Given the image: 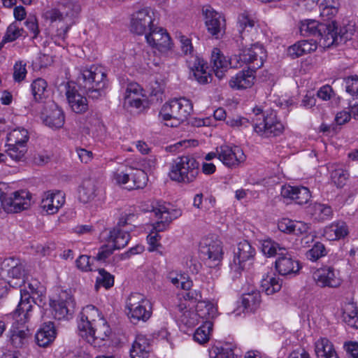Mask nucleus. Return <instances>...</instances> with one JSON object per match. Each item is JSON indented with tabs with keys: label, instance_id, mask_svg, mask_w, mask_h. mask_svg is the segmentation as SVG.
<instances>
[{
	"label": "nucleus",
	"instance_id": "obj_1",
	"mask_svg": "<svg viewBox=\"0 0 358 358\" xmlns=\"http://www.w3.org/2000/svg\"><path fill=\"white\" fill-rule=\"evenodd\" d=\"M78 330L80 336L92 345H96L98 339L104 341L111 333L107 322L93 305L85 306L80 313Z\"/></svg>",
	"mask_w": 358,
	"mask_h": 358
},
{
	"label": "nucleus",
	"instance_id": "obj_2",
	"mask_svg": "<svg viewBox=\"0 0 358 358\" xmlns=\"http://www.w3.org/2000/svg\"><path fill=\"white\" fill-rule=\"evenodd\" d=\"M199 173V164L191 155L176 157L171 166L169 176L178 182L189 184L194 182Z\"/></svg>",
	"mask_w": 358,
	"mask_h": 358
},
{
	"label": "nucleus",
	"instance_id": "obj_3",
	"mask_svg": "<svg viewBox=\"0 0 358 358\" xmlns=\"http://www.w3.org/2000/svg\"><path fill=\"white\" fill-rule=\"evenodd\" d=\"M253 112L255 118L252 126L258 135L268 138L279 136L283 132L284 126L278 120L276 112L269 110L264 113L260 108H255Z\"/></svg>",
	"mask_w": 358,
	"mask_h": 358
},
{
	"label": "nucleus",
	"instance_id": "obj_4",
	"mask_svg": "<svg viewBox=\"0 0 358 358\" xmlns=\"http://www.w3.org/2000/svg\"><path fill=\"white\" fill-rule=\"evenodd\" d=\"M266 57L263 46L254 44L249 48L240 49L238 54L232 55L229 59V64L234 69H238L246 64L249 65L248 69L257 70L263 66Z\"/></svg>",
	"mask_w": 358,
	"mask_h": 358
},
{
	"label": "nucleus",
	"instance_id": "obj_5",
	"mask_svg": "<svg viewBox=\"0 0 358 358\" xmlns=\"http://www.w3.org/2000/svg\"><path fill=\"white\" fill-rule=\"evenodd\" d=\"M193 111V106L190 100L185 98H176L165 103L160 112L162 120L174 118L176 123L183 122Z\"/></svg>",
	"mask_w": 358,
	"mask_h": 358
},
{
	"label": "nucleus",
	"instance_id": "obj_6",
	"mask_svg": "<svg viewBox=\"0 0 358 358\" xmlns=\"http://www.w3.org/2000/svg\"><path fill=\"white\" fill-rule=\"evenodd\" d=\"M128 316L131 322L137 324L147 322L152 315V306L148 299L143 294L131 293L127 300Z\"/></svg>",
	"mask_w": 358,
	"mask_h": 358
},
{
	"label": "nucleus",
	"instance_id": "obj_7",
	"mask_svg": "<svg viewBox=\"0 0 358 358\" xmlns=\"http://www.w3.org/2000/svg\"><path fill=\"white\" fill-rule=\"evenodd\" d=\"M148 211L153 212L158 218V221L153 224L152 231L159 233L166 230L170 223L181 216L182 212L180 209H173L170 203L162 201H152L150 208Z\"/></svg>",
	"mask_w": 358,
	"mask_h": 358
},
{
	"label": "nucleus",
	"instance_id": "obj_8",
	"mask_svg": "<svg viewBox=\"0 0 358 358\" xmlns=\"http://www.w3.org/2000/svg\"><path fill=\"white\" fill-rule=\"evenodd\" d=\"M38 284L36 280L33 281L28 284V287L30 292L25 289H20V301L13 313V317L16 322L20 325L26 324L31 316V311L33 308L31 298H34L31 295L38 294Z\"/></svg>",
	"mask_w": 358,
	"mask_h": 358
},
{
	"label": "nucleus",
	"instance_id": "obj_9",
	"mask_svg": "<svg viewBox=\"0 0 358 358\" xmlns=\"http://www.w3.org/2000/svg\"><path fill=\"white\" fill-rule=\"evenodd\" d=\"M80 87L87 90H103L106 88V71L103 66L92 65L81 70L78 78Z\"/></svg>",
	"mask_w": 358,
	"mask_h": 358
},
{
	"label": "nucleus",
	"instance_id": "obj_10",
	"mask_svg": "<svg viewBox=\"0 0 358 358\" xmlns=\"http://www.w3.org/2000/svg\"><path fill=\"white\" fill-rule=\"evenodd\" d=\"M199 251L200 257L208 267H215L222 260V243L218 239L210 237L203 238L199 243Z\"/></svg>",
	"mask_w": 358,
	"mask_h": 358
},
{
	"label": "nucleus",
	"instance_id": "obj_11",
	"mask_svg": "<svg viewBox=\"0 0 358 358\" xmlns=\"http://www.w3.org/2000/svg\"><path fill=\"white\" fill-rule=\"evenodd\" d=\"M255 255V249L246 240L238 244L237 252H234L233 260L229 263L230 273L233 279L241 276L242 271L245 268L246 262L253 259Z\"/></svg>",
	"mask_w": 358,
	"mask_h": 358
},
{
	"label": "nucleus",
	"instance_id": "obj_12",
	"mask_svg": "<svg viewBox=\"0 0 358 358\" xmlns=\"http://www.w3.org/2000/svg\"><path fill=\"white\" fill-rule=\"evenodd\" d=\"M52 315L57 320H69L74 313L76 303L71 294L62 291L57 299L50 300Z\"/></svg>",
	"mask_w": 358,
	"mask_h": 358
},
{
	"label": "nucleus",
	"instance_id": "obj_13",
	"mask_svg": "<svg viewBox=\"0 0 358 358\" xmlns=\"http://www.w3.org/2000/svg\"><path fill=\"white\" fill-rule=\"evenodd\" d=\"M154 12L150 8L140 9L132 14L130 30L137 35H146L155 26Z\"/></svg>",
	"mask_w": 358,
	"mask_h": 358
},
{
	"label": "nucleus",
	"instance_id": "obj_14",
	"mask_svg": "<svg viewBox=\"0 0 358 358\" xmlns=\"http://www.w3.org/2000/svg\"><path fill=\"white\" fill-rule=\"evenodd\" d=\"M31 205V194L26 190L16 191L10 196H3L1 206L8 213L27 209Z\"/></svg>",
	"mask_w": 358,
	"mask_h": 358
},
{
	"label": "nucleus",
	"instance_id": "obj_15",
	"mask_svg": "<svg viewBox=\"0 0 358 358\" xmlns=\"http://www.w3.org/2000/svg\"><path fill=\"white\" fill-rule=\"evenodd\" d=\"M145 37L148 44L160 52L166 53L173 49L171 38L162 27L155 25Z\"/></svg>",
	"mask_w": 358,
	"mask_h": 358
},
{
	"label": "nucleus",
	"instance_id": "obj_16",
	"mask_svg": "<svg viewBox=\"0 0 358 358\" xmlns=\"http://www.w3.org/2000/svg\"><path fill=\"white\" fill-rule=\"evenodd\" d=\"M218 159L224 165L229 168H236L246 159L243 151L238 146L222 145L217 148Z\"/></svg>",
	"mask_w": 358,
	"mask_h": 358
},
{
	"label": "nucleus",
	"instance_id": "obj_17",
	"mask_svg": "<svg viewBox=\"0 0 358 358\" xmlns=\"http://www.w3.org/2000/svg\"><path fill=\"white\" fill-rule=\"evenodd\" d=\"M313 276L316 284L321 287H337L341 283L338 271L329 266L317 269Z\"/></svg>",
	"mask_w": 358,
	"mask_h": 358
},
{
	"label": "nucleus",
	"instance_id": "obj_18",
	"mask_svg": "<svg viewBox=\"0 0 358 358\" xmlns=\"http://www.w3.org/2000/svg\"><path fill=\"white\" fill-rule=\"evenodd\" d=\"M117 233L115 231L109 235L107 238L108 244L102 245L94 259L99 262H105L115 250L123 248L128 244L127 236L120 237L115 236Z\"/></svg>",
	"mask_w": 358,
	"mask_h": 358
},
{
	"label": "nucleus",
	"instance_id": "obj_19",
	"mask_svg": "<svg viewBox=\"0 0 358 358\" xmlns=\"http://www.w3.org/2000/svg\"><path fill=\"white\" fill-rule=\"evenodd\" d=\"M205 15V24L208 33L215 38H219L224 32L225 20L220 13L211 8L203 10Z\"/></svg>",
	"mask_w": 358,
	"mask_h": 358
},
{
	"label": "nucleus",
	"instance_id": "obj_20",
	"mask_svg": "<svg viewBox=\"0 0 358 358\" xmlns=\"http://www.w3.org/2000/svg\"><path fill=\"white\" fill-rule=\"evenodd\" d=\"M318 44L320 47L329 48L334 45H338V27L335 21L323 23L319 27Z\"/></svg>",
	"mask_w": 358,
	"mask_h": 358
},
{
	"label": "nucleus",
	"instance_id": "obj_21",
	"mask_svg": "<svg viewBox=\"0 0 358 358\" xmlns=\"http://www.w3.org/2000/svg\"><path fill=\"white\" fill-rule=\"evenodd\" d=\"M65 203L64 194L60 191H47L43 193L41 202V208L48 215H54L58 212Z\"/></svg>",
	"mask_w": 358,
	"mask_h": 358
},
{
	"label": "nucleus",
	"instance_id": "obj_22",
	"mask_svg": "<svg viewBox=\"0 0 358 358\" xmlns=\"http://www.w3.org/2000/svg\"><path fill=\"white\" fill-rule=\"evenodd\" d=\"M43 122L52 129H58L63 127L65 117L63 110L56 104L52 103L41 115Z\"/></svg>",
	"mask_w": 358,
	"mask_h": 358
},
{
	"label": "nucleus",
	"instance_id": "obj_23",
	"mask_svg": "<svg viewBox=\"0 0 358 358\" xmlns=\"http://www.w3.org/2000/svg\"><path fill=\"white\" fill-rule=\"evenodd\" d=\"M280 194L282 197L294 200L299 205L307 203L311 197L310 190L303 186L283 185Z\"/></svg>",
	"mask_w": 358,
	"mask_h": 358
},
{
	"label": "nucleus",
	"instance_id": "obj_24",
	"mask_svg": "<svg viewBox=\"0 0 358 358\" xmlns=\"http://www.w3.org/2000/svg\"><path fill=\"white\" fill-rule=\"evenodd\" d=\"M275 264L276 270L281 275L295 274L300 269L299 262L287 252L279 253V257L275 260Z\"/></svg>",
	"mask_w": 358,
	"mask_h": 358
},
{
	"label": "nucleus",
	"instance_id": "obj_25",
	"mask_svg": "<svg viewBox=\"0 0 358 358\" xmlns=\"http://www.w3.org/2000/svg\"><path fill=\"white\" fill-rule=\"evenodd\" d=\"M195 80L200 84H206L212 80V76L206 71L208 66L203 59L196 57L188 62Z\"/></svg>",
	"mask_w": 358,
	"mask_h": 358
},
{
	"label": "nucleus",
	"instance_id": "obj_26",
	"mask_svg": "<svg viewBox=\"0 0 358 358\" xmlns=\"http://www.w3.org/2000/svg\"><path fill=\"white\" fill-rule=\"evenodd\" d=\"M256 70L246 69L240 71L229 80L231 88L237 87L239 90H246L252 87L255 83Z\"/></svg>",
	"mask_w": 358,
	"mask_h": 358
},
{
	"label": "nucleus",
	"instance_id": "obj_27",
	"mask_svg": "<svg viewBox=\"0 0 358 358\" xmlns=\"http://www.w3.org/2000/svg\"><path fill=\"white\" fill-rule=\"evenodd\" d=\"M55 336V325L52 322H49L45 323L36 332L35 336L36 342L38 346L45 348L54 341Z\"/></svg>",
	"mask_w": 358,
	"mask_h": 358
},
{
	"label": "nucleus",
	"instance_id": "obj_28",
	"mask_svg": "<svg viewBox=\"0 0 358 358\" xmlns=\"http://www.w3.org/2000/svg\"><path fill=\"white\" fill-rule=\"evenodd\" d=\"M150 351L149 340L143 335H138L132 344L130 357L131 358H146Z\"/></svg>",
	"mask_w": 358,
	"mask_h": 358
},
{
	"label": "nucleus",
	"instance_id": "obj_29",
	"mask_svg": "<svg viewBox=\"0 0 358 358\" xmlns=\"http://www.w3.org/2000/svg\"><path fill=\"white\" fill-rule=\"evenodd\" d=\"M66 94L73 111L76 113H83L87 110V99L85 95L79 93V91H66Z\"/></svg>",
	"mask_w": 358,
	"mask_h": 358
},
{
	"label": "nucleus",
	"instance_id": "obj_30",
	"mask_svg": "<svg viewBox=\"0 0 358 358\" xmlns=\"http://www.w3.org/2000/svg\"><path fill=\"white\" fill-rule=\"evenodd\" d=\"M210 61L213 64L215 76L219 79H222L224 76V73L228 66H230L229 59H227L218 48H214L212 51Z\"/></svg>",
	"mask_w": 358,
	"mask_h": 358
},
{
	"label": "nucleus",
	"instance_id": "obj_31",
	"mask_svg": "<svg viewBox=\"0 0 358 358\" xmlns=\"http://www.w3.org/2000/svg\"><path fill=\"white\" fill-rule=\"evenodd\" d=\"M140 91H127L123 102V106L127 110L136 108L141 110L148 103L145 95L139 93Z\"/></svg>",
	"mask_w": 358,
	"mask_h": 358
},
{
	"label": "nucleus",
	"instance_id": "obj_32",
	"mask_svg": "<svg viewBox=\"0 0 358 358\" xmlns=\"http://www.w3.org/2000/svg\"><path fill=\"white\" fill-rule=\"evenodd\" d=\"M237 25L242 38H243V33L250 32L259 27L256 17L248 12H243L238 15Z\"/></svg>",
	"mask_w": 358,
	"mask_h": 358
},
{
	"label": "nucleus",
	"instance_id": "obj_33",
	"mask_svg": "<svg viewBox=\"0 0 358 358\" xmlns=\"http://www.w3.org/2000/svg\"><path fill=\"white\" fill-rule=\"evenodd\" d=\"M96 182L94 180L87 179L83 182L81 186L80 187L78 192V199L79 200L84 203H87L96 197Z\"/></svg>",
	"mask_w": 358,
	"mask_h": 358
},
{
	"label": "nucleus",
	"instance_id": "obj_34",
	"mask_svg": "<svg viewBox=\"0 0 358 358\" xmlns=\"http://www.w3.org/2000/svg\"><path fill=\"white\" fill-rule=\"evenodd\" d=\"M315 353L317 358H339L333 344L326 338L315 343Z\"/></svg>",
	"mask_w": 358,
	"mask_h": 358
},
{
	"label": "nucleus",
	"instance_id": "obj_35",
	"mask_svg": "<svg viewBox=\"0 0 358 358\" xmlns=\"http://www.w3.org/2000/svg\"><path fill=\"white\" fill-rule=\"evenodd\" d=\"M348 233V227L344 222H333L324 231L325 236L330 240L343 238Z\"/></svg>",
	"mask_w": 358,
	"mask_h": 358
},
{
	"label": "nucleus",
	"instance_id": "obj_36",
	"mask_svg": "<svg viewBox=\"0 0 358 358\" xmlns=\"http://www.w3.org/2000/svg\"><path fill=\"white\" fill-rule=\"evenodd\" d=\"M311 214L314 219L318 222L328 220L332 217L333 210L331 207L325 203H315L310 207Z\"/></svg>",
	"mask_w": 358,
	"mask_h": 358
},
{
	"label": "nucleus",
	"instance_id": "obj_37",
	"mask_svg": "<svg viewBox=\"0 0 358 358\" xmlns=\"http://www.w3.org/2000/svg\"><path fill=\"white\" fill-rule=\"evenodd\" d=\"M282 282L279 277L275 275H266L261 281L262 291L267 295L273 294L280 290Z\"/></svg>",
	"mask_w": 358,
	"mask_h": 358
},
{
	"label": "nucleus",
	"instance_id": "obj_38",
	"mask_svg": "<svg viewBox=\"0 0 358 358\" xmlns=\"http://www.w3.org/2000/svg\"><path fill=\"white\" fill-rule=\"evenodd\" d=\"M261 303V295L258 291H252L250 293L243 294L241 303L247 312H254L259 306Z\"/></svg>",
	"mask_w": 358,
	"mask_h": 358
},
{
	"label": "nucleus",
	"instance_id": "obj_39",
	"mask_svg": "<svg viewBox=\"0 0 358 358\" xmlns=\"http://www.w3.org/2000/svg\"><path fill=\"white\" fill-rule=\"evenodd\" d=\"M176 310L178 311V317L185 325L193 327L196 324L197 312L194 313L187 310L185 303H180L176 307Z\"/></svg>",
	"mask_w": 358,
	"mask_h": 358
},
{
	"label": "nucleus",
	"instance_id": "obj_40",
	"mask_svg": "<svg viewBox=\"0 0 358 358\" xmlns=\"http://www.w3.org/2000/svg\"><path fill=\"white\" fill-rule=\"evenodd\" d=\"M196 311L199 317L210 321L217 315V308L213 303L206 301H199L196 306Z\"/></svg>",
	"mask_w": 358,
	"mask_h": 358
},
{
	"label": "nucleus",
	"instance_id": "obj_41",
	"mask_svg": "<svg viewBox=\"0 0 358 358\" xmlns=\"http://www.w3.org/2000/svg\"><path fill=\"white\" fill-rule=\"evenodd\" d=\"M29 139V132L24 128L13 129L7 136V143L27 145Z\"/></svg>",
	"mask_w": 358,
	"mask_h": 358
},
{
	"label": "nucleus",
	"instance_id": "obj_42",
	"mask_svg": "<svg viewBox=\"0 0 358 358\" xmlns=\"http://www.w3.org/2000/svg\"><path fill=\"white\" fill-rule=\"evenodd\" d=\"M6 152L15 162L23 161L27 152V145L7 143Z\"/></svg>",
	"mask_w": 358,
	"mask_h": 358
},
{
	"label": "nucleus",
	"instance_id": "obj_43",
	"mask_svg": "<svg viewBox=\"0 0 358 358\" xmlns=\"http://www.w3.org/2000/svg\"><path fill=\"white\" fill-rule=\"evenodd\" d=\"M65 17H73L81 10V5L76 0H60L58 3Z\"/></svg>",
	"mask_w": 358,
	"mask_h": 358
},
{
	"label": "nucleus",
	"instance_id": "obj_44",
	"mask_svg": "<svg viewBox=\"0 0 358 358\" xmlns=\"http://www.w3.org/2000/svg\"><path fill=\"white\" fill-rule=\"evenodd\" d=\"M167 278L176 287H181L182 289H189L192 286V281L185 273L172 271L168 274Z\"/></svg>",
	"mask_w": 358,
	"mask_h": 358
},
{
	"label": "nucleus",
	"instance_id": "obj_45",
	"mask_svg": "<svg viewBox=\"0 0 358 358\" xmlns=\"http://www.w3.org/2000/svg\"><path fill=\"white\" fill-rule=\"evenodd\" d=\"M327 253L328 250L325 245L320 241H315L312 248L306 252V257L307 259L315 262L325 257Z\"/></svg>",
	"mask_w": 358,
	"mask_h": 358
},
{
	"label": "nucleus",
	"instance_id": "obj_46",
	"mask_svg": "<svg viewBox=\"0 0 358 358\" xmlns=\"http://www.w3.org/2000/svg\"><path fill=\"white\" fill-rule=\"evenodd\" d=\"M135 217V215L134 213H128L125 214L124 215H122L121 217L119 219V221L117 224V225L110 231L109 235H113L112 233L113 231H116L118 233H115L116 234L115 236L120 237L122 236H127L128 238V241L130 239V235L129 232L126 230H123L122 228L126 227L127 225L130 224V222L132 220L133 218Z\"/></svg>",
	"mask_w": 358,
	"mask_h": 358
},
{
	"label": "nucleus",
	"instance_id": "obj_47",
	"mask_svg": "<svg viewBox=\"0 0 358 358\" xmlns=\"http://www.w3.org/2000/svg\"><path fill=\"white\" fill-rule=\"evenodd\" d=\"M213 329V322L206 321L194 334V340L200 344L206 343L210 338V333Z\"/></svg>",
	"mask_w": 358,
	"mask_h": 358
},
{
	"label": "nucleus",
	"instance_id": "obj_48",
	"mask_svg": "<svg viewBox=\"0 0 358 358\" xmlns=\"http://www.w3.org/2000/svg\"><path fill=\"white\" fill-rule=\"evenodd\" d=\"M262 251L267 257H273L279 253L284 252L286 250L281 247L277 242L268 238L262 241Z\"/></svg>",
	"mask_w": 358,
	"mask_h": 358
},
{
	"label": "nucleus",
	"instance_id": "obj_49",
	"mask_svg": "<svg viewBox=\"0 0 358 358\" xmlns=\"http://www.w3.org/2000/svg\"><path fill=\"white\" fill-rule=\"evenodd\" d=\"M322 23H319L316 20H308L301 22L300 26V33L302 36H317L319 34L320 26Z\"/></svg>",
	"mask_w": 358,
	"mask_h": 358
},
{
	"label": "nucleus",
	"instance_id": "obj_50",
	"mask_svg": "<svg viewBox=\"0 0 358 358\" xmlns=\"http://www.w3.org/2000/svg\"><path fill=\"white\" fill-rule=\"evenodd\" d=\"M99 276H97L95 284V289L98 290L100 287L109 289L114 285V276L106 271L104 268L98 270Z\"/></svg>",
	"mask_w": 358,
	"mask_h": 358
},
{
	"label": "nucleus",
	"instance_id": "obj_51",
	"mask_svg": "<svg viewBox=\"0 0 358 358\" xmlns=\"http://www.w3.org/2000/svg\"><path fill=\"white\" fill-rule=\"evenodd\" d=\"M24 30L20 26V22H14L8 27L4 35V41L13 42L24 36Z\"/></svg>",
	"mask_w": 358,
	"mask_h": 358
},
{
	"label": "nucleus",
	"instance_id": "obj_52",
	"mask_svg": "<svg viewBox=\"0 0 358 358\" xmlns=\"http://www.w3.org/2000/svg\"><path fill=\"white\" fill-rule=\"evenodd\" d=\"M131 178L134 185L129 186V189H143L146 186L148 180L147 173L141 169H136L131 174Z\"/></svg>",
	"mask_w": 358,
	"mask_h": 358
},
{
	"label": "nucleus",
	"instance_id": "obj_53",
	"mask_svg": "<svg viewBox=\"0 0 358 358\" xmlns=\"http://www.w3.org/2000/svg\"><path fill=\"white\" fill-rule=\"evenodd\" d=\"M27 336L28 333L24 330H14L10 335V341L13 347L21 348L27 342Z\"/></svg>",
	"mask_w": 358,
	"mask_h": 358
},
{
	"label": "nucleus",
	"instance_id": "obj_54",
	"mask_svg": "<svg viewBox=\"0 0 358 358\" xmlns=\"http://www.w3.org/2000/svg\"><path fill=\"white\" fill-rule=\"evenodd\" d=\"M349 173L343 169H336L331 173V180L338 187H342L348 179Z\"/></svg>",
	"mask_w": 358,
	"mask_h": 358
},
{
	"label": "nucleus",
	"instance_id": "obj_55",
	"mask_svg": "<svg viewBox=\"0 0 358 358\" xmlns=\"http://www.w3.org/2000/svg\"><path fill=\"white\" fill-rule=\"evenodd\" d=\"M76 264L78 268L82 271L88 272L93 270L91 257L88 255H80L76 259Z\"/></svg>",
	"mask_w": 358,
	"mask_h": 358
},
{
	"label": "nucleus",
	"instance_id": "obj_56",
	"mask_svg": "<svg viewBox=\"0 0 358 358\" xmlns=\"http://www.w3.org/2000/svg\"><path fill=\"white\" fill-rule=\"evenodd\" d=\"M320 8V16L324 20L331 19L338 13V8L336 6L328 5L327 3H322Z\"/></svg>",
	"mask_w": 358,
	"mask_h": 358
},
{
	"label": "nucleus",
	"instance_id": "obj_57",
	"mask_svg": "<svg viewBox=\"0 0 358 358\" xmlns=\"http://www.w3.org/2000/svg\"><path fill=\"white\" fill-rule=\"evenodd\" d=\"M342 83V85L345 86V90H358V76L357 75L337 80L334 82V83Z\"/></svg>",
	"mask_w": 358,
	"mask_h": 358
},
{
	"label": "nucleus",
	"instance_id": "obj_58",
	"mask_svg": "<svg viewBox=\"0 0 358 358\" xmlns=\"http://www.w3.org/2000/svg\"><path fill=\"white\" fill-rule=\"evenodd\" d=\"M343 320L350 327L358 329V313L353 310L350 312L343 313Z\"/></svg>",
	"mask_w": 358,
	"mask_h": 358
},
{
	"label": "nucleus",
	"instance_id": "obj_59",
	"mask_svg": "<svg viewBox=\"0 0 358 358\" xmlns=\"http://www.w3.org/2000/svg\"><path fill=\"white\" fill-rule=\"evenodd\" d=\"M27 74L26 64L22 62H16L13 67V78L15 81H21Z\"/></svg>",
	"mask_w": 358,
	"mask_h": 358
},
{
	"label": "nucleus",
	"instance_id": "obj_60",
	"mask_svg": "<svg viewBox=\"0 0 358 358\" xmlns=\"http://www.w3.org/2000/svg\"><path fill=\"white\" fill-rule=\"evenodd\" d=\"M226 124L231 127H247L250 124L249 120L243 117L236 116L234 117H228Z\"/></svg>",
	"mask_w": 358,
	"mask_h": 358
},
{
	"label": "nucleus",
	"instance_id": "obj_61",
	"mask_svg": "<svg viewBox=\"0 0 358 358\" xmlns=\"http://www.w3.org/2000/svg\"><path fill=\"white\" fill-rule=\"evenodd\" d=\"M310 229L308 224L301 221H294L292 234L299 236L308 233Z\"/></svg>",
	"mask_w": 358,
	"mask_h": 358
},
{
	"label": "nucleus",
	"instance_id": "obj_62",
	"mask_svg": "<svg viewBox=\"0 0 358 358\" xmlns=\"http://www.w3.org/2000/svg\"><path fill=\"white\" fill-rule=\"evenodd\" d=\"M287 55L292 59H296L305 55L302 48L301 41H298L287 48Z\"/></svg>",
	"mask_w": 358,
	"mask_h": 358
},
{
	"label": "nucleus",
	"instance_id": "obj_63",
	"mask_svg": "<svg viewBox=\"0 0 358 358\" xmlns=\"http://www.w3.org/2000/svg\"><path fill=\"white\" fill-rule=\"evenodd\" d=\"M45 17L53 22L55 21H62L66 17L59 7V8H54L47 11L45 13Z\"/></svg>",
	"mask_w": 358,
	"mask_h": 358
},
{
	"label": "nucleus",
	"instance_id": "obj_64",
	"mask_svg": "<svg viewBox=\"0 0 358 358\" xmlns=\"http://www.w3.org/2000/svg\"><path fill=\"white\" fill-rule=\"evenodd\" d=\"M344 349L352 358H358V342L349 341L344 343Z\"/></svg>",
	"mask_w": 358,
	"mask_h": 358
}]
</instances>
